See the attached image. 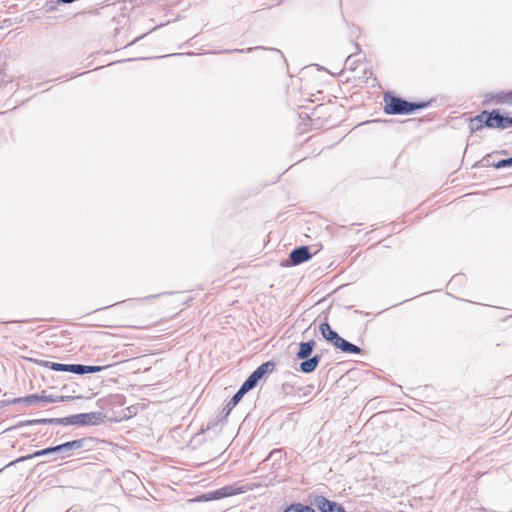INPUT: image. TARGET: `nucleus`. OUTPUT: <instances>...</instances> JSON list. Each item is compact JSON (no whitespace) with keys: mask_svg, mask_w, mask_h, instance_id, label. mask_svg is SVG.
Listing matches in <instances>:
<instances>
[{"mask_svg":"<svg viewBox=\"0 0 512 512\" xmlns=\"http://www.w3.org/2000/svg\"><path fill=\"white\" fill-rule=\"evenodd\" d=\"M502 125L504 126H501V129H506L508 127H512V117H503L502 116Z\"/></svg>","mask_w":512,"mask_h":512,"instance_id":"4be33fe9","label":"nucleus"},{"mask_svg":"<svg viewBox=\"0 0 512 512\" xmlns=\"http://www.w3.org/2000/svg\"><path fill=\"white\" fill-rule=\"evenodd\" d=\"M69 372L76 373V374H84L83 365L70 364Z\"/></svg>","mask_w":512,"mask_h":512,"instance_id":"aec40b11","label":"nucleus"},{"mask_svg":"<svg viewBox=\"0 0 512 512\" xmlns=\"http://www.w3.org/2000/svg\"><path fill=\"white\" fill-rule=\"evenodd\" d=\"M103 368H104V367H101V366H90L91 373L99 372V371H101Z\"/></svg>","mask_w":512,"mask_h":512,"instance_id":"b1692460","label":"nucleus"},{"mask_svg":"<svg viewBox=\"0 0 512 512\" xmlns=\"http://www.w3.org/2000/svg\"><path fill=\"white\" fill-rule=\"evenodd\" d=\"M237 490L233 488L232 486H225L220 489L211 491L209 493L203 494L199 497V500L203 501H210V500H216L221 499L224 497L232 496L237 494Z\"/></svg>","mask_w":512,"mask_h":512,"instance_id":"7ed1b4c3","label":"nucleus"},{"mask_svg":"<svg viewBox=\"0 0 512 512\" xmlns=\"http://www.w3.org/2000/svg\"><path fill=\"white\" fill-rule=\"evenodd\" d=\"M38 402H40L39 395H29L26 397L14 398V399L10 400L8 403L9 404L24 403L25 405L30 406V405L36 404Z\"/></svg>","mask_w":512,"mask_h":512,"instance_id":"ddd939ff","label":"nucleus"},{"mask_svg":"<svg viewBox=\"0 0 512 512\" xmlns=\"http://www.w3.org/2000/svg\"><path fill=\"white\" fill-rule=\"evenodd\" d=\"M54 420L53 419H40V420H34V421H29L28 423L29 424H32V423H52Z\"/></svg>","mask_w":512,"mask_h":512,"instance_id":"5701e85b","label":"nucleus"},{"mask_svg":"<svg viewBox=\"0 0 512 512\" xmlns=\"http://www.w3.org/2000/svg\"><path fill=\"white\" fill-rule=\"evenodd\" d=\"M69 398H70V397H68V396H67V397H66V396H64V401L68 400Z\"/></svg>","mask_w":512,"mask_h":512,"instance_id":"a878e982","label":"nucleus"},{"mask_svg":"<svg viewBox=\"0 0 512 512\" xmlns=\"http://www.w3.org/2000/svg\"><path fill=\"white\" fill-rule=\"evenodd\" d=\"M507 166H512V157L509 158V159H503L501 161H499L495 167L496 168H503V167H507Z\"/></svg>","mask_w":512,"mask_h":512,"instance_id":"412c9836","label":"nucleus"},{"mask_svg":"<svg viewBox=\"0 0 512 512\" xmlns=\"http://www.w3.org/2000/svg\"><path fill=\"white\" fill-rule=\"evenodd\" d=\"M332 344L341 349L343 352H346V353H355V354H358L360 353V348L348 341H346L345 339H343L342 337L338 336L333 342Z\"/></svg>","mask_w":512,"mask_h":512,"instance_id":"423d86ee","label":"nucleus"},{"mask_svg":"<svg viewBox=\"0 0 512 512\" xmlns=\"http://www.w3.org/2000/svg\"><path fill=\"white\" fill-rule=\"evenodd\" d=\"M320 362V356H313L300 364L301 371L304 373L313 372Z\"/></svg>","mask_w":512,"mask_h":512,"instance_id":"9b49d317","label":"nucleus"},{"mask_svg":"<svg viewBox=\"0 0 512 512\" xmlns=\"http://www.w3.org/2000/svg\"><path fill=\"white\" fill-rule=\"evenodd\" d=\"M314 503L321 512H346L340 504L330 501L323 496H317Z\"/></svg>","mask_w":512,"mask_h":512,"instance_id":"20e7f679","label":"nucleus"},{"mask_svg":"<svg viewBox=\"0 0 512 512\" xmlns=\"http://www.w3.org/2000/svg\"><path fill=\"white\" fill-rule=\"evenodd\" d=\"M314 347H315V342L313 340L300 343L299 350L297 352V357L299 359H306L307 357L310 356Z\"/></svg>","mask_w":512,"mask_h":512,"instance_id":"9d476101","label":"nucleus"},{"mask_svg":"<svg viewBox=\"0 0 512 512\" xmlns=\"http://www.w3.org/2000/svg\"><path fill=\"white\" fill-rule=\"evenodd\" d=\"M41 401L46 403L63 402L64 396H52L43 393L42 395H40V402Z\"/></svg>","mask_w":512,"mask_h":512,"instance_id":"dca6fc26","label":"nucleus"},{"mask_svg":"<svg viewBox=\"0 0 512 512\" xmlns=\"http://www.w3.org/2000/svg\"><path fill=\"white\" fill-rule=\"evenodd\" d=\"M502 116L498 114V112L493 111L490 114L486 113L485 117V125L490 128H501L502 125Z\"/></svg>","mask_w":512,"mask_h":512,"instance_id":"1a4fd4ad","label":"nucleus"},{"mask_svg":"<svg viewBox=\"0 0 512 512\" xmlns=\"http://www.w3.org/2000/svg\"><path fill=\"white\" fill-rule=\"evenodd\" d=\"M310 258V253L307 247H299L294 249L290 254V259L293 264H300Z\"/></svg>","mask_w":512,"mask_h":512,"instance_id":"0eeeda50","label":"nucleus"},{"mask_svg":"<svg viewBox=\"0 0 512 512\" xmlns=\"http://www.w3.org/2000/svg\"><path fill=\"white\" fill-rule=\"evenodd\" d=\"M247 393L244 389L240 387V389L236 392V394L232 397L229 404L235 406L243 397V395Z\"/></svg>","mask_w":512,"mask_h":512,"instance_id":"6ab92c4d","label":"nucleus"},{"mask_svg":"<svg viewBox=\"0 0 512 512\" xmlns=\"http://www.w3.org/2000/svg\"><path fill=\"white\" fill-rule=\"evenodd\" d=\"M82 446H83V440L82 439L74 440V441H70V442H66V443L57 445L55 447H50V448H46V449H43V450H40V451H36L32 455H28V456H25V457H20L17 460V462L25 461V460L33 458V457H39V456L48 455V454L56 453V452L57 453H62L65 456H69L72 451L80 449V448H82Z\"/></svg>","mask_w":512,"mask_h":512,"instance_id":"f257e3e1","label":"nucleus"},{"mask_svg":"<svg viewBox=\"0 0 512 512\" xmlns=\"http://www.w3.org/2000/svg\"><path fill=\"white\" fill-rule=\"evenodd\" d=\"M275 367L273 362H265L261 364L250 376L259 381L266 373L272 372Z\"/></svg>","mask_w":512,"mask_h":512,"instance_id":"6e6552de","label":"nucleus"},{"mask_svg":"<svg viewBox=\"0 0 512 512\" xmlns=\"http://www.w3.org/2000/svg\"><path fill=\"white\" fill-rule=\"evenodd\" d=\"M320 331L322 336L331 343L339 336L334 330H332L328 323H322L320 325Z\"/></svg>","mask_w":512,"mask_h":512,"instance_id":"f8f14e48","label":"nucleus"},{"mask_svg":"<svg viewBox=\"0 0 512 512\" xmlns=\"http://www.w3.org/2000/svg\"><path fill=\"white\" fill-rule=\"evenodd\" d=\"M385 101L384 111L387 114H407L425 106L424 104H414L396 97H390L389 100L385 99Z\"/></svg>","mask_w":512,"mask_h":512,"instance_id":"f03ea898","label":"nucleus"},{"mask_svg":"<svg viewBox=\"0 0 512 512\" xmlns=\"http://www.w3.org/2000/svg\"><path fill=\"white\" fill-rule=\"evenodd\" d=\"M258 381H256L253 377L249 376L246 381L242 384L241 388L246 392L253 389L257 385Z\"/></svg>","mask_w":512,"mask_h":512,"instance_id":"f3484780","label":"nucleus"},{"mask_svg":"<svg viewBox=\"0 0 512 512\" xmlns=\"http://www.w3.org/2000/svg\"><path fill=\"white\" fill-rule=\"evenodd\" d=\"M98 418L96 413L77 414L67 418V422L70 424L87 425L94 423L93 420Z\"/></svg>","mask_w":512,"mask_h":512,"instance_id":"39448f33","label":"nucleus"},{"mask_svg":"<svg viewBox=\"0 0 512 512\" xmlns=\"http://www.w3.org/2000/svg\"><path fill=\"white\" fill-rule=\"evenodd\" d=\"M50 368L54 371L69 372L70 364L51 363Z\"/></svg>","mask_w":512,"mask_h":512,"instance_id":"a211bd4d","label":"nucleus"},{"mask_svg":"<svg viewBox=\"0 0 512 512\" xmlns=\"http://www.w3.org/2000/svg\"><path fill=\"white\" fill-rule=\"evenodd\" d=\"M284 512H315L313 508L301 503H294L287 507Z\"/></svg>","mask_w":512,"mask_h":512,"instance_id":"2eb2a0df","label":"nucleus"},{"mask_svg":"<svg viewBox=\"0 0 512 512\" xmlns=\"http://www.w3.org/2000/svg\"><path fill=\"white\" fill-rule=\"evenodd\" d=\"M83 368H84V374L85 373H91L90 366L83 365Z\"/></svg>","mask_w":512,"mask_h":512,"instance_id":"393cba45","label":"nucleus"},{"mask_svg":"<svg viewBox=\"0 0 512 512\" xmlns=\"http://www.w3.org/2000/svg\"><path fill=\"white\" fill-rule=\"evenodd\" d=\"M485 117H486V112H483L480 115L476 116L475 118L471 119L470 124H469L470 130L478 131V130L482 129L483 126L485 125Z\"/></svg>","mask_w":512,"mask_h":512,"instance_id":"4468645a","label":"nucleus"}]
</instances>
